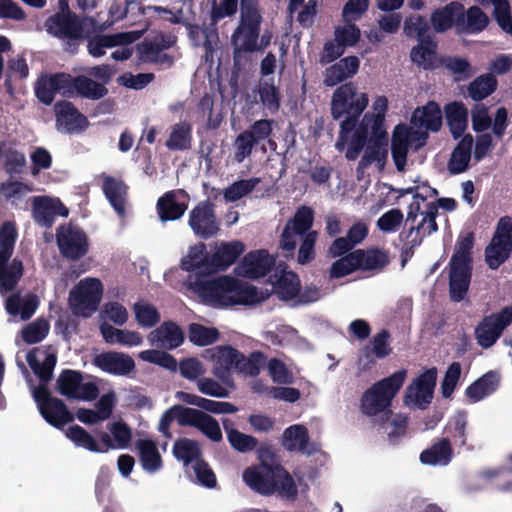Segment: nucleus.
Returning <instances> with one entry per match:
<instances>
[{
    "label": "nucleus",
    "mask_w": 512,
    "mask_h": 512,
    "mask_svg": "<svg viewBox=\"0 0 512 512\" xmlns=\"http://www.w3.org/2000/svg\"><path fill=\"white\" fill-rule=\"evenodd\" d=\"M190 38L196 45L200 44L203 40V47L205 49V63L208 65V81L210 89L217 91L221 103L216 108L214 107V99L211 95L205 94L197 105L198 116L206 122L208 129H217L224 117V86L222 84L223 71L222 59L224 56V48L221 44L217 27L214 26H189Z\"/></svg>",
    "instance_id": "obj_1"
},
{
    "label": "nucleus",
    "mask_w": 512,
    "mask_h": 512,
    "mask_svg": "<svg viewBox=\"0 0 512 512\" xmlns=\"http://www.w3.org/2000/svg\"><path fill=\"white\" fill-rule=\"evenodd\" d=\"M369 95L360 90L353 82L337 87L331 97L330 110L334 120H341L337 140L350 142V157L362 143V134H359L361 115L368 107Z\"/></svg>",
    "instance_id": "obj_2"
},
{
    "label": "nucleus",
    "mask_w": 512,
    "mask_h": 512,
    "mask_svg": "<svg viewBox=\"0 0 512 512\" xmlns=\"http://www.w3.org/2000/svg\"><path fill=\"white\" fill-rule=\"evenodd\" d=\"M274 292L282 301H296L300 292V280L292 271L275 275L272 290H258L256 287L226 276V307L229 305H250L261 302Z\"/></svg>",
    "instance_id": "obj_3"
},
{
    "label": "nucleus",
    "mask_w": 512,
    "mask_h": 512,
    "mask_svg": "<svg viewBox=\"0 0 512 512\" xmlns=\"http://www.w3.org/2000/svg\"><path fill=\"white\" fill-rule=\"evenodd\" d=\"M245 484L263 496L295 499L298 494L293 477L282 466L252 465L242 475Z\"/></svg>",
    "instance_id": "obj_4"
},
{
    "label": "nucleus",
    "mask_w": 512,
    "mask_h": 512,
    "mask_svg": "<svg viewBox=\"0 0 512 512\" xmlns=\"http://www.w3.org/2000/svg\"><path fill=\"white\" fill-rule=\"evenodd\" d=\"M44 27L49 35L63 40L64 51L72 55L78 52L80 42L89 38L88 27L93 31L102 29L95 18L80 17L72 11L56 12L45 20Z\"/></svg>",
    "instance_id": "obj_5"
},
{
    "label": "nucleus",
    "mask_w": 512,
    "mask_h": 512,
    "mask_svg": "<svg viewBox=\"0 0 512 512\" xmlns=\"http://www.w3.org/2000/svg\"><path fill=\"white\" fill-rule=\"evenodd\" d=\"M176 420L180 426L194 427L214 442L221 441L222 432L219 423L212 416L189 407L174 405L164 412L159 421L158 430L164 436H170V425Z\"/></svg>",
    "instance_id": "obj_6"
},
{
    "label": "nucleus",
    "mask_w": 512,
    "mask_h": 512,
    "mask_svg": "<svg viewBox=\"0 0 512 512\" xmlns=\"http://www.w3.org/2000/svg\"><path fill=\"white\" fill-rule=\"evenodd\" d=\"M17 229L13 222L6 221L0 227V294L13 291L24 272L19 258L10 259L14 252Z\"/></svg>",
    "instance_id": "obj_7"
},
{
    "label": "nucleus",
    "mask_w": 512,
    "mask_h": 512,
    "mask_svg": "<svg viewBox=\"0 0 512 512\" xmlns=\"http://www.w3.org/2000/svg\"><path fill=\"white\" fill-rule=\"evenodd\" d=\"M407 377V371L398 370L369 387L361 397L360 409L367 416H376L388 411Z\"/></svg>",
    "instance_id": "obj_8"
},
{
    "label": "nucleus",
    "mask_w": 512,
    "mask_h": 512,
    "mask_svg": "<svg viewBox=\"0 0 512 512\" xmlns=\"http://www.w3.org/2000/svg\"><path fill=\"white\" fill-rule=\"evenodd\" d=\"M472 245V235L460 237L450 261V297L456 302L464 299L469 288L472 271L470 257Z\"/></svg>",
    "instance_id": "obj_9"
},
{
    "label": "nucleus",
    "mask_w": 512,
    "mask_h": 512,
    "mask_svg": "<svg viewBox=\"0 0 512 512\" xmlns=\"http://www.w3.org/2000/svg\"><path fill=\"white\" fill-rule=\"evenodd\" d=\"M209 247L212 253L207 251L204 242L190 246L186 256L181 259V269L190 274L224 271V241H215Z\"/></svg>",
    "instance_id": "obj_10"
},
{
    "label": "nucleus",
    "mask_w": 512,
    "mask_h": 512,
    "mask_svg": "<svg viewBox=\"0 0 512 512\" xmlns=\"http://www.w3.org/2000/svg\"><path fill=\"white\" fill-rule=\"evenodd\" d=\"M386 139L387 136L376 138L371 135H367L361 140L362 143L356 150V154L353 157L349 156L351 149L350 142L342 141V139L337 140L335 147L339 151L345 150V157L350 161L356 160L360 152L363 150V155L357 167L358 174H363L365 169L372 164H375L379 171L384 169L388 158Z\"/></svg>",
    "instance_id": "obj_11"
},
{
    "label": "nucleus",
    "mask_w": 512,
    "mask_h": 512,
    "mask_svg": "<svg viewBox=\"0 0 512 512\" xmlns=\"http://www.w3.org/2000/svg\"><path fill=\"white\" fill-rule=\"evenodd\" d=\"M26 360L41 382L33 391V398L40 410L56 398L51 396L46 384L52 379L57 356L55 353H47L43 348H33L27 353Z\"/></svg>",
    "instance_id": "obj_12"
},
{
    "label": "nucleus",
    "mask_w": 512,
    "mask_h": 512,
    "mask_svg": "<svg viewBox=\"0 0 512 512\" xmlns=\"http://www.w3.org/2000/svg\"><path fill=\"white\" fill-rule=\"evenodd\" d=\"M261 22V16L258 9L252 4H246L242 9V21L237 32L233 35V44L235 50L253 51L267 46L271 40V35L265 33L261 42L258 43V29Z\"/></svg>",
    "instance_id": "obj_13"
},
{
    "label": "nucleus",
    "mask_w": 512,
    "mask_h": 512,
    "mask_svg": "<svg viewBox=\"0 0 512 512\" xmlns=\"http://www.w3.org/2000/svg\"><path fill=\"white\" fill-rule=\"evenodd\" d=\"M102 295L103 285L99 279H82L69 292V307L75 316L89 317L98 309Z\"/></svg>",
    "instance_id": "obj_14"
},
{
    "label": "nucleus",
    "mask_w": 512,
    "mask_h": 512,
    "mask_svg": "<svg viewBox=\"0 0 512 512\" xmlns=\"http://www.w3.org/2000/svg\"><path fill=\"white\" fill-rule=\"evenodd\" d=\"M204 272L189 274L186 284L204 304L224 308V274Z\"/></svg>",
    "instance_id": "obj_15"
},
{
    "label": "nucleus",
    "mask_w": 512,
    "mask_h": 512,
    "mask_svg": "<svg viewBox=\"0 0 512 512\" xmlns=\"http://www.w3.org/2000/svg\"><path fill=\"white\" fill-rule=\"evenodd\" d=\"M177 42V37L171 33L158 32L152 37H145L136 44L138 61L142 63L172 65L174 59L171 55L163 53L172 48Z\"/></svg>",
    "instance_id": "obj_16"
},
{
    "label": "nucleus",
    "mask_w": 512,
    "mask_h": 512,
    "mask_svg": "<svg viewBox=\"0 0 512 512\" xmlns=\"http://www.w3.org/2000/svg\"><path fill=\"white\" fill-rule=\"evenodd\" d=\"M84 374L78 370L64 369L57 382V391L68 399L93 401L99 395V388L94 382H83Z\"/></svg>",
    "instance_id": "obj_17"
},
{
    "label": "nucleus",
    "mask_w": 512,
    "mask_h": 512,
    "mask_svg": "<svg viewBox=\"0 0 512 512\" xmlns=\"http://www.w3.org/2000/svg\"><path fill=\"white\" fill-rule=\"evenodd\" d=\"M188 225L200 239L215 237L221 230V220L215 213V204L210 200L200 201L189 212Z\"/></svg>",
    "instance_id": "obj_18"
},
{
    "label": "nucleus",
    "mask_w": 512,
    "mask_h": 512,
    "mask_svg": "<svg viewBox=\"0 0 512 512\" xmlns=\"http://www.w3.org/2000/svg\"><path fill=\"white\" fill-rule=\"evenodd\" d=\"M437 381V369L424 370L406 388L404 403L411 409H425L432 401Z\"/></svg>",
    "instance_id": "obj_19"
},
{
    "label": "nucleus",
    "mask_w": 512,
    "mask_h": 512,
    "mask_svg": "<svg viewBox=\"0 0 512 512\" xmlns=\"http://www.w3.org/2000/svg\"><path fill=\"white\" fill-rule=\"evenodd\" d=\"M56 242L61 255L71 261L84 257L89 249L85 232L75 225H61L56 231Z\"/></svg>",
    "instance_id": "obj_20"
},
{
    "label": "nucleus",
    "mask_w": 512,
    "mask_h": 512,
    "mask_svg": "<svg viewBox=\"0 0 512 512\" xmlns=\"http://www.w3.org/2000/svg\"><path fill=\"white\" fill-rule=\"evenodd\" d=\"M512 251V219L503 217L499 220L496 232L485 251L486 262L491 269L498 268Z\"/></svg>",
    "instance_id": "obj_21"
},
{
    "label": "nucleus",
    "mask_w": 512,
    "mask_h": 512,
    "mask_svg": "<svg viewBox=\"0 0 512 512\" xmlns=\"http://www.w3.org/2000/svg\"><path fill=\"white\" fill-rule=\"evenodd\" d=\"M511 321L512 306L505 307L500 312L485 317L475 329L478 344L483 348L493 346Z\"/></svg>",
    "instance_id": "obj_22"
},
{
    "label": "nucleus",
    "mask_w": 512,
    "mask_h": 512,
    "mask_svg": "<svg viewBox=\"0 0 512 512\" xmlns=\"http://www.w3.org/2000/svg\"><path fill=\"white\" fill-rule=\"evenodd\" d=\"M275 257L265 249L252 250L235 266L237 276L258 279L267 275L275 265Z\"/></svg>",
    "instance_id": "obj_23"
},
{
    "label": "nucleus",
    "mask_w": 512,
    "mask_h": 512,
    "mask_svg": "<svg viewBox=\"0 0 512 512\" xmlns=\"http://www.w3.org/2000/svg\"><path fill=\"white\" fill-rule=\"evenodd\" d=\"M313 223V211L303 206L297 210L294 217L290 219L282 232L280 248L292 252L297 244V236L307 232Z\"/></svg>",
    "instance_id": "obj_24"
},
{
    "label": "nucleus",
    "mask_w": 512,
    "mask_h": 512,
    "mask_svg": "<svg viewBox=\"0 0 512 512\" xmlns=\"http://www.w3.org/2000/svg\"><path fill=\"white\" fill-rule=\"evenodd\" d=\"M388 108V100L385 96H376L372 103V113H366L361 118V124L358 129L359 134H362V139L367 135L379 138L387 136V131L384 125V115Z\"/></svg>",
    "instance_id": "obj_25"
},
{
    "label": "nucleus",
    "mask_w": 512,
    "mask_h": 512,
    "mask_svg": "<svg viewBox=\"0 0 512 512\" xmlns=\"http://www.w3.org/2000/svg\"><path fill=\"white\" fill-rule=\"evenodd\" d=\"M54 110L56 127L61 132L73 133L83 130L88 124L87 118L70 101H58L54 105Z\"/></svg>",
    "instance_id": "obj_26"
},
{
    "label": "nucleus",
    "mask_w": 512,
    "mask_h": 512,
    "mask_svg": "<svg viewBox=\"0 0 512 512\" xmlns=\"http://www.w3.org/2000/svg\"><path fill=\"white\" fill-rule=\"evenodd\" d=\"M93 364L102 371L112 375H128L135 369L131 356L116 351L102 352L93 358Z\"/></svg>",
    "instance_id": "obj_27"
},
{
    "label": "nucleus",
    "mask_w": 512,
    "mask_h": 512,
    "mask_svg": "<svg viewBox=\"0 0 512 512\" xmlns=\"http://www.w3.org/2000/svg\"><path fill=\"white\" fill-rule=\"evenodd\" d=\"M148 340L151 345L172 350L180 347L184 343L185 335L177 323L164 321L150 332Z\"/></svg>",
    "instance_id": "obj_28"
},
{
    "label": "nucleus",
    "mask_w": 512,
    "mask_h": 512,
    "mask_svg": "<svg viewBox=\"0 0 512 512\" xmlns=\"http://www.w3.org/2000/svg\"><path fill=\"white\" fill-rule=\"evenodd\" d=\"M89 38H84L87 40V50L88 53L95 58H99L105 54L106 48H112L120 44L131 43L135 41L139 34L136 32H126L119 33L115 35H95L91 36L93 31L89 28Z\"/></svg>",
    "instance_id": "obj_29"
},
{
    "label": "nucleus",
    "mask_w": 512,
    "mask_h": 512,
    "mask_svg": "<svg viewBox=\"0 0 512 512\" xmlns=\"http://www.w3.org/2000/svg\"><path fill=\"white\" fill-rule=\"evenodd\" d=\"M264 364L261 353H254L249 358L231 347H226V371H235L245 375H257Z\"/></svg>",
    "instance_id": "obj_30"
},
{
    "label": "nucleus",
    "mask_w": 512,
    "mask_h": 512,
    "mask_svg": "<svg viewBox=\"0 0 512 512\" xmlns=\"http://www.w3.org/2000/svg\"><path fill=\"white\" fill-rule=\"evenodd\" d=\"M360 67V60L356 56H347L328 67L324 72L323 83L333 87L355 76Z\"/></svg>",
    "instance_id": "obj_31"
},
{
    "label": "nucleus",
    "mask_w": 512,
    "mask_h": 512,
    "mask_svg": "<svg viewBox=\"0 0 512 512\" xmlns=\"http://www.w3.org/2000/svg\"><path fill=\"white\" fill-rule=\"evenodd\" d=\"M463 5L458 2H451L443 7L432 11L430 23L437 33H443L453 27L455 23L459 24L462 15Z\"/></svg>",
    "instance_id": "obj_32"
},
{
    "label": "nucleus",
    "mask_w": 512,
    "mask_h": 512,
    "mask_svg": "<svg viewBox=\"0 0 512 512\" xmlns=\"http://www.w3.org/2000/svg\"><path fill=\"white\" fill-rule=\"evenodd\" d=\"M410 124L425 130L438 131L442 126V111L440 106L430 101L425 106L415 109Z\"/></svg>",
    "instance_id": "obj_33"
},
{
    "label": "nucleus",
    "mask_w": 512,
    "mask_h": 512,
    "mask_svg": "<svg viewBox=\"0 0 512 512\" xmlns=\"http://www.w3.org/2000/svg\"><path fill=\"white\" fill-rule=\"evenodd\" d=\"M102 190L109 201L110 205L114 208L119 216L125 214V198L128 191V186L123 180L114 178L112 176H105L103 180Z\"/></svg>",
    "instance_id": "obj_34"
},
{
    "label": "nucleus",
    "mask_w": 512,
    "mask_h": 512,
    "mask_svg": "<svg viewBox=\"0 0 512 512\" xmlns=\"http://www.w3.org/2000/svg\"><path fill=\"white\" fill-rule=\"evenodd\" d=\"M282 446L289 451L310 454L312 448L309 443L308 430L300 424L292 425L286 428L281 436Z\"/></svg>",
    "instance_id": "obj_35"
},
{
    "label": "nucleus",
    "mask_w": 512,
    "mask_h": 512,
    "mask_svg": "<svg viewBox=\"0 0 512 512\" xmlns=\"http://www.w3.org/2000/svg\"><path fill=\"white\" fill-rule=\"evenodd\" d=\"M39 412L48 424L58 429L74 420V415L69 411L65 402L59 398L50 401Z\"/></svg>",
    "instance_id": "obj_36"
},
{
    "label": "nucleus",
    "mask_w": 512,
    "mask_h": 512,
    "mask_svg": "<svg viewBox=\"0 0 512 512\" xmlns=\"http://www.w3.org/2000/svg\"><path fill=\"white\" fill-rule=\"evenodd\" d=\"M177 191L164 193L157 201V213L161 221H173L181 218L187 209V204L177 201Z\"/></svg>",
    "instance_id": "obj_37"
},
{
    "label": "nucleus",
    "mask_w": 512,
    "mask_h": 512,
    "mask_svg": "<svg viewBox=\"0 0 512 512\" xmlns=\"http://www.w3.org/2000/svg\"><path fill=\"white\" fill-rule=\"evenodd\" d=\"M32 216L39 226L50 228L56 216L55 200L48 196H34L32 199Z\"/></svg>",
    "instance_id": "obj_38"
},
{
    "label": "nucleus",
    "mask_w": 512,
    "mask_h": 512,
    "mask_svg": "<svg viewBox=\"0 0 512 512\" xmlns=\"http://www.w3.org/2000/svg\"><path fill=\"white\" fill-rule=\"evenodd\" d=\"M170 151H185L192 147V125L188 121H182L171 127V132L165 142Z\"/></svg>",
    "instance_id": "obj_39"
},
{
    "label": "nucleus",
    "mask_w": 512,
    "mask_h": 512,
    "mask_svg": "<svg viewBox=\"0 0 512 512\" xmlns=\"http://www.w3.org/2000/svg\"><path fill=\"white\" fill-rule=\"evenodd\" d=\"M143 469L153 473L161 469L162 458L153 440L138 439L135 443Z\"/></svg>",
    "instance_id": "obj_40"
},
{
    "label": "nucleus",
    "mask_w": 512,
    "mask_h": 512,
    "mask_svg": "<svg viewBox=\"0 0 512 512\" xmlns=\"http://www.w3.org/2000/svg\"><path fill=\"white\" fill-rule=\"evenodd\" d=\"M445 116L452 135L460 137L467 128L468 111L461 102H452L445 106Z\"/></svg>",
    "instance_id": "obj_41"
},
{
    "label": "nucleus",
    "mask_w": 512,
    "mask_h": 512,
    "mask_svg": "<svg viewBox=\"0 0 512 512\" xmlns=\"http://www.w3.org/2000/svg\"><path fill=\"white\" fill-rule=\"evenodd\" d=\"M473 144V138L471 135H466L459 142L457 147L453 150L451 158L449 160L448 168L452 173H461L468 167L471 159V147Z\"/></svg>",
    "instance_id": "obj_42"
},
{
    "label": "nucleus",
    "mask_w": 512,
    "mask_h": 512,
    "mask_svg": "<svg viewBox=\"0 0 512 512\" xmlns=\"http://www.w3.org/2000/svg\"><path fill=\"white\" fill-rule=\"evenodd\" d=\"M499 384V377L493 372H489L476 380L466 389V395L472 402H477L485 396L494 392Z\"/></svg>",
    "instance_id": "obj_43"
},
{
    "label": "nucleus",
    "mask_w": 512,
    "mask_h": 512,
    "mask_svg": "<svg viewBox=\"0 0 512 512\" xmlns=\"http://www.w3.org/2000/svg\"><path fill=\"white\" fill-rule=\"evenodd\" d=\"M406 134L402 128H394L391 139V155L393 163L399 172L407 169V154L409 145L405 143Z\"/></svg>",
    "instance_id": "obj_44"
},
{
    "label": "nucleus",
    "mask_w": 512,
    "mask_h": 512,
    "mask_svg": "<svg viewBox=\"0 0 512 512\" xmlns=\"http://www.w3.org/2000/svg\"><path fill=\"white\" fill-rule=\"evenodd\" d=\"M172 452L174 457L185 465L199 461L202 455L199 443L189 438L177 439L173 444Z\"/></svg>",
    "instance_id": "obj_45"
},
{
    "label": "nucleus",
    "mask_w": 512,
    "mask_h": 512,
    "mask_svg": "<svg viewBox=\"0 0 512 512\" xmlns=\"http://www.w3.org/2000/svg\"><path fill=\"white\" fill-rule=\"evenodd\" d=\"M76 94L82 98L90 100H99L108 94V89L104 84H100L85 75L76 76L75 80Z\"/></svg>",
    "instance_id": "obj_46"
},
{
    "label": "nucleus",
    "mask_w": 512,
    "mask_h": 512,
    "mask_svg": "<svg viewBox=\"0 0 512 512\" xmlns=\"http://www.w3.org/2000/svg\"><path fill=\"white\" fill-rule=\"evenodd\" d=\"M147 10H152L157 12L159 15L162 14H168L170 15L167 20L172 24H179L181 23V17H178L173 14V12L162 6H155V5H149V6H142V3L140 0H125V8L123 12L117 17V19H122L126 17L127 15L132 16H138V15H145Z\"/></svg>",
    "instance_id": "obj_47"
},
{
    "label": "nucleus",
    "mask_w": 512,
    "mask_h": 512,
    "mask_svg": "<svg viewBox=\"0 0 512 512\" xmlns=\"http://www.w3.org/2000/svg\"><path fill=\"white\" fill-rule=\"evenodd\" d=\"M489 23L488 16L477 6L470 7L467 11L462 9V15L459 20V27L468 32H480L486 28Z\"/></svg>",
    "instance_id": "obj_48"
},
{
    "label": "nucleus",
    "mask_w": 512,
    "mask_h": 512,
    "mask_svg": "<svg viewBox=\"0 0 512 512\" xmlns=\"http://www.w3.org/2000/svg\"><path fill=\"white\" fill-rule=\"evenodd\" d=\"M437 211L438 206L434 203H429L425 212L421 213V221L415 227H412L409 231V235H412L414 231L421 233L420 237L414 238L412 240V246L419 245L424 236L430 235L437 230V224L435 221Z\"/></svg>",
    "instance_id": "obj_49"
},
{
    "label": "nucleus",
    "mask_w": 512,
    "mask_h": 512,
    "mask_svg": "<svg viewBox=\"0 0 512 512\" xmlns=\"http://www.w3.org/2000/svg\"><path fill=\"white\" fill-rule=\"evenodd\" d=\"M410 58L414 64L423 69H433L438 63L435 45L424 43V41L411 49Z\"/></svg>",
    "instance_id": "obj_50"
},
{
    "label": "nucleus",
    "mask_w": 512,
    "mask_h": 512,
    "mask_svg": "<svg viewBox=\"0 0 512 512\" xmlns=\"http://www.w3.org/2000/svg\"><path fill=\"white\" fill-rule=\"evenodd\" d=\"M497 80L491 74H483L473 80L467 89L468 95L474 101H480L494 92Z\"/></svg>",
    "instance_id": "obj_51"
},
{
    "label": "nucleus",
    "mask_w": 512,
    "mask_h": 512,
    "mask_svg": "<svg viewBox=\"0 0 512 512\" xmlns=\"http://www.w3.org/2000/svg\"><path fill=\"white\" fill-rule=\"evenodd\" d=\"M0 159L3 160V169L11 176L23 173L27 164L25 154L9 145L2 151Z\"/></svg>",
    "instance_id": "obj_52"
},
{
    "label": "nucleus",
    "mask_w": 512,
    "mask_h": 512,
    "mask_svg": "<svg viewBox=\"0 0 512 512\" xmlns=\"http://www.w3.org/2000/svg\"><path fill=\"white\" fill-rule=\"evenodd\" d=\"M357 268L361 270H379L388 263V256L380 250H356Z\"/></svg>",
    "instance_id": "obj_53"
},
{
    "label": "nucleus",
    "mask_w": 512,
    "mask_h": 512,
    "mask_svg": "<svg viewBox=\"0 0 512 512\" xmlns=\"http://www.w3.org/2000/svg\"><path fill=\"white\" fill-rule=\"evenodd\" d=\"M189 341L197 346H208L219 338V331L214 327H206L199 323L188 326Z\"/></svg>",
    "instance_id": "obj_54"
},
{
    "label": "nucleus",
    "mask_w": 512,
    "mask_h": 512,
    "mask_svg": "<svg viewBox=\"0 0 512 512\" xmlns=\"http://www.w3.org/2000/svg\"><path fill=\"white\" fill-rule=\"evenodd\" d=\"M69 438L76 446L83 447L91 452H104L99 443L81 426L74 425L68 428L66 432Z\"/></svg>",
    "instance_id": "obj_55"
},
{
    "label": "nucleus",
    "mask_w": 512,
    "mask_h": 512,
    "mask_svg": "<svg viewBox=\"0 0 512 512\" xmlns=\"http://www.w3.org/2000/svg\"><path fill=\"white\" fill-rule=\"evenodd\" d=\"M451 449L446 440L435 444L430 449L422 452L420 460L428 465H446L450 460Z\"/></svg>",
    "instance_id": "obj_56"
},
{
    "label": "nucleus",
    "mask_w": 512,
    "mask_h": 512,
    "mask_svg": "<svg viewBox=\"0 0 512 512\" xmlns=\"http://www.w3.org/2000/svg\"><path fill=\"white\" fill-rule=\"evenodd\" d=\"M56 93L58 91L53 74L42 75L38 78L35 84V95L41 103L52 104Z\"/></svg>",
    "instance_id": "obj_57"
},
{
    "label": "nucleus",
    "mask_w": 512,
    "mask_h": 512,
    "mask_svg": "<svg viewBox=\"0 0 512 512\" xmlns=\"http://www.w3.org/2000/svg\"><path fill=\"white\" fill-rule=\"evenodd\" d=\"M133 310L135 319L141 327L152 328L160 321V313L152 304L135 303Z\"/></svg>",
    "instance_id": "obj_58"
},
{
    "label": "nucleus",
    "mask_w": 512,
    "mask_h": 512,
    "mask_svg": "<svg viewBox=\"0 0 512 512\" xmlns=\"http://www.w3.org/2000/svg\"><path fill=\"white\" fill-rule=\"evenodd\" d=\"M360 37V29L352 22H345L334 30V40L344 48L355 46Z\"/></svg>",
    "instance_id": "obj_59"
},
{
    "label": "nucleus",
    "mask_w": 512,
    "mask_h": 512,
    "mask_svg": "<svg viewBox=\"0 0 512 512\" xmlns=\"http://www.w3.org/2000/svg\"><path fill=\"white\" fill-rule=\"evenodd\" d=\"M140 359L152 364L159 365L165 369L175 372L177 370V361L174 356L163 350H144L139 353Z\"/></svg>",
    "instance_id": "obj_60"
},
{
    "label": "nucleus",
    "mask_w": 512,
    "mask_h": 512,
    "mask_svg": "<svg viewBox=\"0 0 512 512\" xmlns=\"http://www.w3.org/2000/svg\"><path fill=\"white\" fill-rule=\"evenodd\" d=\"M49 329L48 321L37 319L22 329V339L27 344L39 343L47 336Z\"/></svg>",
    "instance_id": "obj_61"
},
{
    "label": "nucleus",
    "mask_w": 512,
    "mask_h": 512,
    "mask_svg": "<svg viewBox=\"0 0 512 512\" xmlns=\"http://www.w3.org/2000/svg\"><path fill=\"white\" fill-rule=\"evenodd\" d=\"M428 29V23L421 15H411L404 20L403 33L408 38H417L422 42Z\"/></svg>",
    "instance_id": "obj_62"
},
{
    "label": "nucleus",
    "mask_w": 512,
    "mask_h": 512,
    "mask_svg": "<svg viewBox=\"0 0 512 512\" xmlns=\"http://www.w3.org/2000/svg\"><path fill=\"white\" fill-rule=\"evenodd\" d=\"M109 430L113 436L115 448L125 449L132 439L131 428L124 421L113 422Z\"/></svg>",
    "instance_id": "obj_63"
},
{
    "label": "nucleus",
    "mask_w": 512,
    "mask_h": 512,
    "mask_svg": "<svg viewBox=\"0 0 512 512\" xmlns=\"http://www.w3.org/2000/svg\"><path fill=\"white\" fill-rule=\"evenodd\" d=\"M357 256L354 252L335 261L330 269V276L333 278L344 277L354 270H357Z\"/></svg>",
    "instance_id": "obj_64"
}]
</instances>
